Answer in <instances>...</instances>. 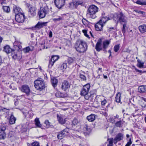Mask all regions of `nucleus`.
I'll use <instances>...</instances> for the list:
<instances>
[{"label": "nucleus", "mask_w": 146, "mask_h": 146, "mask_svg": "<svg viewBox=\"0 0 146 146\" xmlns=\"http://www.w3.org/2000/svg\"><path fill=\"white\" fill-rule=\"evenodd\" d=\"M90 87V84H87L83 86L80 91V95L84 97L86 100H88L90 97H93L94 93H92L91 92L89 93Z\"/></svg>", "instance_id": "f257e3e1"}, {"label": "nucleus", "mask_w": 146, "mask_h": 146, "mask_svg": "<svg viewBox=\"0 0 146 146\" xmlns=\"http://www.w3.org/2000/svg\"><path fill=\"white\" fill-rule=\"evenodd\" d=\"M87 46L86 43L82 40L77 41L75 48L78 52L80 53L84 52L87 49Z\"/></svg>", "instance_id": "f03ea898"}, {"label": "nucleus", "mask_w": 146, "mask_h": 146, "mask_svg": "<svg viewBox=\"0 0 146 146\" xmlns=\"http://www.w3.org/2000/svg\"><path fill=\"white\" fill-rule=\"evenodd\" d=\"M98 8L94 5L90 6L87 10V15L92 19L95 18L96 17V14L98 11Z\"/></svg>", "instance_id": "7ed1b4c3"}, {"label": "nucleus", "mask_w": 146, "mask_h": 146, "mask_svg": "<svg viewBox=\"0 0 146 146\" xmlns=\"http://www.w3.org/2000/svg\"><path fill=\"white\" fill-rule=\"evenodd\" d=\"M49 11V8L46 5L44 7H41L38 13L39 18L40 19L44 18L48 14Z\"/></svg>", "instance_id": "20e7f679"}, {"label": "nucleus", "mask_w": 146, "mask_h": 146, "mask_svg": "<svg viewBox=\"0 0 146 146\" xmlns=\"http://www.w3.org/2000/svg\"><path fill=\"white\" fill-rule=\"evenodd\" d=\"M40 79H38L34 82V86L35 88L40 91L43 90L45 87L44 82Z\"/></svg>", "instance_id": "39448f33"}, {"label": "nucleus", "mask_w": 146, "mask_h": 146, "mask_svg": "<svg viewBox=\"0 0 146 146\" xmlns=\"http://www.w3.org/2000/svg\"><path fill=\"white\" fill-rule=\"evenodd\" d=\"M4 51L7 53H11V55L13 58L16 59L17 58V56L16 52L17 51V50H12L10 47V46L7 45L4 47Z\"/></svg>", "instance_id": "423d86ee"}, {"label": "nucleus", "mask_w": 146, "mask_h": 146, "mask_svg": "<svg viewBox=\"0 0 146 146\" xmlns=\"http://www.w3.org/2000/svg\"><path fill=\"white\" fill-rule=\"evenodd\" d=\"M117 17L118 19L117 23L119 22L122 24L123 23H126L127 22V17L124 16L121 12L117 15Z\"/></svg>", "instance_id": "0eeeda50"}, {"label": "nucleus", "mask_w": 146, "mask_h": 146, "mask_svg": "<svg viewBox=\"0 0 146 146\" xmlns=\"http://www.w3.org/2000/svg\"><path fill=\"white\" fill-rule=\"evenodd\" d=\"M6 129V127L4 125H0V139H4L6 137V134L5 132Z\"/></svg>", "instance_id": "6e6552de"}, {"label": "nucleus", "mask_w": 146, "mask_h": 146, "mask_svg": "<svg viewBox=\"0 0 146 146\" xmlns=\"http://www.w3.org/2000/svg\"><path fill=\"white\" fill-rule=\"evenodd\" d=\"M15 19L18 22L22 23L25 20V15L23 13H19L15 15Z\"/></svg>", "instance_id": "1a4fd4ad"}, {"label": "nucleus", "mask_w": 146, "mask_h": 146, "mask_svg": "<svg viewBox=\"0 0 146 146\" xmlns=\"http://www.w3.org/2000/svg\"><path fill=\"white\" fill-rule=\"evenodd\" d=\"M57 120L60 124H63L65 123L66 118L64 115L57 114Z\"/></svg>", "instance_id": "9d476101"}, {"label": "nucleus", "mask_w": 146, "mask_h": 146, "mask_svg": "<svg viewBox=\"0 0 146 146\" xmlns=\"http://www.w3.org/2000/svg\"><path fill=\"white\" fill-rule=\"evenodd\" d=\"M21 90L23 92L25 93L27 96H29L30 93V90L28 86L27 85L22 86Z\"/></svg>", "instance_id": "9b49d317"}, {"label": "nucleus", "mask_w": 146, "mask_h": 146, "mask_svg": "<svg viewBox=\"0 0 146 146\" xmlns=\"http://www.w3.org/2000/svg\"><path fill=\"white\" fill-rule=\"evenodd\" d=\"M54 2L56 6L60 9L64 5L65 0H54Z\"/></svg>", "instance_id": "f8f14e48"}, {"label": "nucleus", "mask_w": 146, "mask_h": 146, "mask_svg": "<svg viewBox=\"0 0 146 146\" xmlns=\"http://www.w3.org/2000/svg\"><path fill=\"white\" fill-rule=\"evenodd\" d=\"M70 84L66 80H64L62 83L61 88L64 91H66L69 89L70 86Z\"/></svg>", "instance_id": "ddd939ff"}, {"label": "nucleus", "mask_w": 146, "mask_h": 146, "mask_svg": "<svg viewBox=\"0 0 146 146\" xmlns=\"http://www.w3.org/2000/svg\"><path fill=\"white\" fill-rule=\"evenodd\" d=\"M48 23V22H42L39 21L35 26V27L38 29H40L43 27L44 26H46Z\"/></svg>", "instance_id": "4468645a"}, {"label": "nucleus", "mask_w": 146, "mask_h": 146, "mask_svg": "<svg viewBox=\"0 0 146 146\" xmlns=\"http://www.w3.org/2000/svg\"><path fill=\"white\" fill-rule=\"evenodd\" d=\"M123 138V135L121 133H119L117 134L114 140V143H116L117 141H119L122 140Z\"/></svg>", "instance_id": "2eb2a0df"}, {"label": "nucleus", "mask_w": 146, "mask_h": 146, "mask_svg": "<svg viewBox=\"0 0 146 146\" xmlns=\"http://www.w3.org/2000/svg\"><path fill=\"white\" fill-rule=\"evenodd\" d=\"M104 26V25L99 21L95 25V27L96 30L101 31L102 30Z\"/></svg>", "instance_id": "dca6fc26"}, {"label": "nucleus", "mask_w": 146, "mask_h": 146, "mask_svg": "<svg viewBox=\"0 0 146 146\" xmlns=\"http://www.w3.org/2000/svg\"><path fill=\"white\" fill-rule=\"evenodd\" d=\"M95 49L98 52H100L102 50V42L101 41L98 42L96 45Z\"/></svg>", "instance_id": "f3484780"}, {"label": "nucleus", "mask_w": 146, "mask_h": 146, "mask_svg": "<svg viewBox=\"0 0 146 146\" xmlns=\"http://www.w3.org/2000/svg\"><path fill=\"white\" fill-rule=\"evenodd\" d=\"M110 19L109 17L102 16L99 22L104 25L106 24V22Z\"/></svg>", "instance_id": "a211bd4d"}, {"label": "nucleus", "mask_w": 146, "mask_h": 146, "mask_svg": "<svg viewBox=\"0 0 146 146\" xmlns=\"http://www.w3.org/2000/svg\"><path fill=\"white\" fill-rule=\"evenodd\" d=\"M139 104L142 107H145L146 106V99L141 98V100L139 101Z\"/></svg>", "instance_id": "6ab92c4d"}, {"label": "nucleus", "mask_w": 146, "mask_h": 146, "mask_svg": "<svg viewBox=\"0 0 146 146\" xmlns=\"http://www.w3.org/2000/svg\"><path fill=\"white\" fill-rule=\"evenodd\" d=\"M76 7L78 5L84 6L85 3V0H76L74 1Z\"/></svg>", "instance_id": "aec40b11"}, {"label": "nucleus", "mask_w": 146, "mask_h": 146, "mask_svg": "<svg viewBox=\"0 0 146 146\" xmlns=\"http://www.w3.org/2000/svg\"><path fill=\"white\" fill-rule=\"evenodd\" d=\"M21 9L19 7L16 5H14L13 6V11L16 14L19 13H21Z\"/></svg>", "instance_id": "412c9836"}, {"label": "nucleus", "mask_w": 146, "mask_h": 146, "mask_svg": "<svg viewBox=\"0 0 146 146\" xmlns=\"http://www.w3.org/2000/svg\"><path fill=\"white\" fill-rule=\"evenodd\" d=\"M139 29L141 33H145L146 32V25H143L139 27Z\"/></svg>", "instance_id": "4be33fe9"}, {"label": "nucleus", "mask_w": 146, "mask_h": 146, "mask_svg": "<svg viewBox=\"0 0 146 146\" xmlns=\"http://www.w3.org/2000/svg\"><path fill=\"white\" fill-rule=\"evenodd\" d=\"M16 118L14 116L13 114H11L9 119V122L10 124H13L15 123Z\"/></svg>", "instance_id": "5701e85b"}, {"label": "nucleus", "mask_w": 146, "mask_h": 146, "mask_svg": "<svg viewBox=\"0 0 146 146\" xmlns=\"http://www.w3.org/2000/svg\"><path fill=\"white\" fill-rule=\"evenodd\" d=\"M51 82L52 86L55 88L57 86L58 81L56 78H51Z\"/></svg>", "instance_id": "b1692460"}, {"label": "nucleus", "mask_w": 146, "mask_h": 146, "mask_svg": "<svg viewBox=\"0 0 146 146\" xmlns=\"http://www.w3.org/2000/svg\"><path fill=\"white\" fill-rule=\"evenodd\" d=\"M35 124L37 127L40 128L42 125L40 124L38 118H36L35 120Z\"/></svg>", "instance_id": "393cba45"}, {"label": "nucleus", "mask_w": 146, "mask_h": 146, "mask_svg": "<svg viewBox=\"0 0 146 146\" xmlns=\"http://www.w3.org/2000/svg\"><path fill=\"white\" fill-rule=\"evenodd\" d=\"M83 130L84 133V134L86 135L88 134L91 131V129L90 128H88V126L87 125H86V126L84 127L83 128Z\"/></svg>", "instance_id": "a878e982"}, {"label": "nucleus", "mask_w": 146, "mask_h": 146, "mask_svg": "<svg viewBox=\"0 0 146 146\" xmlns=\"http://www.w3.org/2000/svg\"><path fill=\"white\" fill-rule=\"evenodd\" d=\"M87 118L89 121H94L95 119V115L91 114L90 115L88 116Z\"/></svg>", "instance_id": "bb28decb"}, {"label": "nucleus", "mask_w": 146, "mask_h": 146, "mask_svg": "<svg viewBox=\"0 0 146 146\" xmlns=\"http://www.w3.org/2000/svg\"><path fill=\"white\" fill-rule=\"evenodd\" d=\"M121 94L120 93H118L116 95L115 101L117 103H119L121 101Z\"/></svg>", "instance_id": "cd10ccee"}, {"label": "nucleus", "mask_w": 146, "mask_h": 146, "mask_svg": "<svg viewBox=\"0 0 146 146\" xmlns=\"http://www.w3.org/2000/svg\"><path fill=\"white\" fill-rule=\"evenodd\" d=\"M138 91L141 93H143L146 91V88L144 86H140L138 88Z\"/></svg>", "instance_id": "c85d7f7f"}, {"label": "nucleus", "mask_w": 146, "mask_h": 146, "mask_svg": "<svg viewBox=\"0 0 146 146\" xmlns=\"http://www.w3.org/2000/svg\"><path fill=\"white\" fill-rule=\"evenodd\" d=\"M110 42L108 40H106L103 42V48H107L110 44Z\"/></svg>", "instance_id": "c756f323"}, {"label": "nucleus", "mask_w": 146, "mask_h": 146, "mask_svg": "<svg viewBox=\"0 0 146 146\" xmlns=\"http://www.w3.org/2000/svg\"><path fill=\"white\" fill-rule=\"evenodd\" d=\"M134 2L139 5H146V1H145V0H137L135 2Z\"/></svg>", "instance_id": "7c9ffc66"}, {"label": "nucleus", "mask_w": 146, "mask_h": 146, "mask_svg": "<svg viewBox=\"0 0 146 146\" xmlns=\"http://www.w3.org/2000/svg\"><path fill=\"white\" fill-rule=\"evenodd\" d=\"M67 18V16L65 14H62L61 16L58 17V18L60 21L64 20Z\"/></svg>", "instance_id": "2f4dec72"}, {"label": "nucleus", "mask_w": 146, "mask_h": 146, "mask_svg": "<svg viewBox=\"0 0 146 146\" xmlns=\"http://www.w3.org/2000/svg\"><path fill=\"white\" fill-rule=\"evenodd\" d=\"M29 12L32 16H34L36 14L35 9V8L31 7L29 9Z\"/></svg>", "instance_id": "473e14b6"}, {"label": "nucleus", "mask_w": 146, "mask_h": 146, "mask_svg": "<svg viewBox=\"0 0 146 146\" xmlns=\"http://www.w3.org/2000/svg\"><path fill=\"white\" fill-rule=\"evenodd\" d=\"M69 7L71 9H73L76 8L77 7L76 4H75V2L74 1L71 3H70L69 4Z\"/></svg>", "instance_id": "72a5a7b5"}, {"label": "nucleus", "mask_w": 146, "mask_h": 146, "mask_svg": "<svg viewBox=\"0 0 146 146\" xmlns=\"http://www.w3.org/2000/svg\"><path fill=\"white\" fill-rule=\"evenodd\" d=\"M137 66L140 68H143L144 63L143 62H141V61L139 59L137 60Z\"/></svg>", "instance_id": "f704fd0d"}, {"label": "nucleus", "mask_w": 146, "mask_h": 146, "mask_svg": "<svg viewBox=\"0 0 146 146\" xmlns=\"http://www.w3.org/2000/svg\"><path fill=\"white\" fill-rule=\"evenodd\" d=\"M64 135L63 134L62 132H60L58 134L57 137L58 139H61L64 136Z\"/></svg>", "instance_id": "c9c22d12"}, {"label": "nucleus", "mask_w": 146, "mask_h": 146, "mask_svg": "<svg viewBox=\"0 0 146 146\" xmlns=\"http://www.w3.org/2000/svg\"><path fill=\"white\" fill-rule=\"evenodd\" d=\"M9 109H7L4 108L0 110V112L3 113V114H5V113L7 114L9 113Z\"/></svg>", "instance_id": "e433bc0d"}, {"label": "nucleus", "mask_w": 146, "mask_h": 146, "mask_svg": "<svg viewBox=\"0 0 146 146\" xmlns=\"http://www.w3.org/2000/svg\"><path fill=\"white\" fill-rule=\"evenodd\" d=\"M55 96L57 97L58 98H64L63 94L61 93L60 92H57L55 94Z\"/></svg>", "instance_id": "4c0bfd02"}, {"label": "nucleus", "mask_w": 146, "mask_h": 146, "mask_svg": "<svg viewBox=\"0 0 146 146\" xmlns=\"http://www.w3.org/2000/svg\"><path fill=\"white\" fill-rule=\"evenodd\" d=\"M27 126L26 125H23L21 128V131L22 132H25L27 131Z\"/></svg>", "instance_id": "58836bf2"}, {"label": "nucleus", "mask_w": 146, "mask_h": 146, "mask_svg": "<svg viewBox=\"0 0 146 146\" xmlns=\"http://www.w3.org/2000/svg\"><path fill=\"white\" fill-rule=\"evenodd\" d=\"M67 68L66 63H64L61 64L60 66V68L62 70H65Z\"/></svg>", "instance_id": "ea45409f"}, {"label": "nucleus", "mask_w": 146, "mask_h": 146, "mask_svg": "<svg viewBox=\"0 0 146 146\" xmlns=\"http://www.w3.org/2000/svg\"><path fill=\"white\" fill-rule=\"evenodd\" d=\"M120 48L119 44L115 45L113 48V50L115 52H117L119 50Z\"/></svg>", "instance_id": "a19ab883"}, {"label": "nucleus", "mask_w": 146, "mask_h": 146, "mask_svg": "<svg viewBox=\"0 0 146 146\" xmlns=\"http://www.w3.org/2000/svg\"><path fill=\"white\" fill-rule=\"evenodd\" d=\"M109 143L108 144L107 146H113V139H108Z\"/></svg>", "instance_id": "79ce46f5"}, {"label": "nucleus", "mask_w": 146, "mask_h": 146, "mask_svg": "<svg viewBox=\"0 0 146 146\" xmlns=\"http://www.w3.org/2000/svg\"><path fill=\"white\" fill-rule=\"evenodd\" d=\"M4 11L6 12H9L10 11L9 7L7 6H4L3 7Z\"/></svg>", "instance_id": "37998d69"}, {"label": "nucleus", "mask_w": 146, "mask_h": 146, "mask_svg": "<svg viewBox=\"0 0 146 146\" xmlns=\"http://www.w3.org/2000/svg\"><path fill=\"white\" fill-rule=\"evenodd\" d=\"M126 25L127 24L126 23H125L123 25L122 31L123 35H124L126 32Z\"/></svg>", "instance_id": "c03bdc74"}, {"label": "nucleus", "mask_w": 146, "mask_h": 146, "mask_svg": "<svg viewBox=\"0 0 146 146\" xmlns=\"http://www.w3.org/2000/svg\"><path fill=\"white\" fill-rule=\"evenodd\" d=\"M122 121L120 120L119 121L116 122L115 123V125L117 127H121Z\"/></svg>", "instance_id": "a18cd8bd"}, {"label": "nucleus", "mask_w": 146, "mask_h": 146, "mask_svg": "<svg viewBox=\"0 0 146 146\" xmlns=\"http://www.w3.org/2000/svg\"><path fill=\"white\" fill-rule=\"evenodd\" d=\"M74 60L73 58H69L67 60V62L69 64H72L74 62Z\"/></svg>", "instance_id": "49530a36"}, {"label": "nucleus", "mask_w": 146, "mask_h": 146, "mask_svg": "<svg viewBox=\"0 0 146 146\" xmlns=\"http://www.w3.org/2000/svg\"><path fill=\"white\" fill-rule=\"evenodd\" d=\"M69 131V129L68 128H66L65 129L61 131L62 132L63 134H64L65 135H66L67 133H68Z\"/></svg>", "instance_id": "de8ad7c7"}, {"label": "nucleus", "mask_w": 146, "mask_h": 146, "mask_svg": "<svg viewBox=\"0 0 146 146\" xmlns=\"http://www.w3.org/2000/svg\"><path fill=\"white\" fill-rule=\"evenodd\" d=\"M58 56H52L51 59L53 61L55 62L58 59Z\"/></svg>", "instance_id": "09e8293b"}, {"label": "nucleus", "mask_w": 146, "mask_h": 146, "mask_svg": "<svg viewBox=\"0 0 146 146\" xmlns=\"http://www.w3.org/2000/svg\"><path fill=\"white\" fill-rule=\"evenodd\" d=\"M79 122V121L77 119L75 118L73 120L72 123L73 125H77Z\"/></svg>", "instance_id": "8fccbe9b"}, {"label": "nucleus", "mask_w": 146, "mask_h": 146, "mask_svg": "<svg viewBox=\"0 0 146 146\" xmlns=\"http://www.w3.org/2000/svg\"><path fill=\"white\" fill-rule=\"evenodd\" d=\"M20 42L18 41H15L14 43V46L17 47L18 48H19V47L20 46Z\"/></svg>", "instance_id": "3c124183"}, {"label": "nucleus", "mask_w": 146, "mask_h": 146, "mask_svg": "<svg viewBox=\"0 0 146 146\" xmlns=\"http://www.w3.org/2000/svg\"><path fill=\"white\" fill-rule=\"evenodd\" d=\"M44 123L46 125V127L47 128H49L50 126V123L49 121L48 120H46L44 122Z\"/></svg>", "instance_id": "603ef678"}, {"label": "nucleus", "mask_w": 146, "mask_h": 146, "mask_svg": "<svg viewBox=\"0 0 146 146\" xmlns=\"http://www.w3.org/2000/svg\"><path fill=\"white\" fill-rule=\"evenodd\" d=\"M80 76L81 79L85 81L86 80V77L85 75L83 74L80 73Z\"/></svg>", "instance_id": "864d4df0"}, {"label": "nucleus", "mask_w": 146, "mask_h": 146, "mask_svg": "<svg viewBox=\"0 0 146 146\" xmlns=\"http://www.w3.org/2000/svg\"><path fill=\"white\" fill-rule=\"evenodd\" d=\"M115 29L114 27H109L108 29V32L110 33H112L113 32V30H115Z\"/></svg>", "instance_id": "5fc2aeb1"}, {"label": "nucleus", "mask_w": 146, "mask_h": 146, "mask_svg": "<svg viewBox=\"0 0 146 146\" xmlns=\"http://www.w3.org/2000/svg\"><path fill=\"white\" fill-rule=\"evenodd\" d=\"M55 62L51 60L49 61V63L48 64L49 68H51L54 64Z\"/></svg>", "instance_id": "6e6d98bb"}, {"label": "nucleus", "mask_w": 146, "mask_h": 146, "mask_svg": "<svg viewBox=\"0 0 146 146\" xmlns=\"http://www.w3.org/2000/svg\"><path fill=\"white\" fill-rule=\"evenodd\" d=\"M31 146H39V144L38 142L37 141L34 142L32 143L31 145Z\"/></svg>", "instance_id": "4d7b16f0"}, {"label": "nucleus", "mask_w": 146, "mask_h": 146, "mask_svg": "<svg viewBox=\"0 0 146 146\" xmlns=\"http://www.w3.org/2000/svg\"><path fill=\"white\" fill-rule=\"evenodd\" d=\"M82 32L84 33V35L88 38H89V35L87 34V31L86 30H82Z\"/></svg>", "instance_id": "13d9d810"}, {"label": "nucleus", "mask_w": 146, "mask_h": 146, "mask_svg": "<svg viewBox=\"0 0 146 146\" xmlns=\"http://www.w3.org/2000/svg\"><path fill=\"white\" fill-rule=\"evenodd\" d=\"M131 105L134 108H135V111H137L139 109L135 105L133 104H131Z\"/></svg>", "instance_id": "bf43d9fd"}, {"label": "nucleus", "mask_w": 146, "mask_h": 146, "mask_svg": "<svg viewBox=\"0 0 146 146\" xmlns=\"http://www.w3.org/2000/svg\"><path fill=\"white\" fill-rule=\"evenodd\" d=\"M30 50V48L29 47H27L24 50V51L25 52H28Z\"/></svg>", "instance_id": "052dcab7"}, {"label": "nucleus", "mask_w": 146, "mask_h": 146, "mask_svg": "<svg viewBox=\"0 0 146 146\" xmlns=\"http://www.w3.org/2000/svg\"><path fill=\"white\" fill-rule=\"evenodd\" d=\"M131 143L132 142L131 141V138H129V141L127 143V144L126 145L128 146H129Z\"/></svg>", "instance_id": "680f3d73"}, {"label": "nucleus", "mask_w": 146, "mask_h": 146, "mask_svg": "<svg viewBox=\"0 0 146 146\" xmlns=\"http://www.w3.org/2000/svg\"><path fill=\"white\" fill-rule=\"evenodd\" d=\"M107 102L106 100L104 99V100L101 102V105L102 106H104Z\"/></svg>", "instance_id": "e2e57ef3"}, {"label": "nucleus", "mask_w": 146, "mask_h": 146, "mask_svg": "<svg viewBox=\"0 0 146 146\" xmlns=\"http://www.w3.org/2000/svg\"><path fill=\"white\" fill-rule=\"evenodd\" d=\"M109 120L110 122L112 123H114L115 122L114 119L112 118H110L109 119Z\"/></svg>", "instance_id": "0e129e2a"}, {"label": "nucleus", "mask_w": 146, "mask_h": 146, "mask_svg": "<svg viewBox=\"0 0 146 146\" xmlns=\"http://www.w3.org/2000/svg\"><path fill=\"white\" fill-rule=\"evenodd\" d=\"M134 11L138 13L141 14H143L144 13V12L141 11L134 10Z\"/></svg>", "instance_id": "69168bd1"}, {"label": "nucleus", "mask_w": 146, "mask_h": 146, "mask_svg": "<svg viewBox=\"0 0 146 146\" xmlns=\"http://www.w3.org/2000/svg\"><path fill=\"white\" fill-rule=\"evenodd\" d=\"M49 37L50 38H51L52 36V33L51 31H49L48 34Z\"/></svg>", "instance_id": "338daca9"}, {"label": "nucleus", "mask_w": 146, "mask_h": 146, "mask_svg": "<svg viewBox=\"0 0 146 146\" xmlns=\"http://www.w3.org/2000/svg\"><path fill=\"white\" fill-rule=\"evenodd\" d=\"M53 21L54 22H57V21H60L59 20V19L58 18H54L53 19Z\"/></svg>", "instance_id": "774afa93"}]
</instances>
